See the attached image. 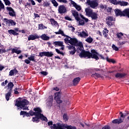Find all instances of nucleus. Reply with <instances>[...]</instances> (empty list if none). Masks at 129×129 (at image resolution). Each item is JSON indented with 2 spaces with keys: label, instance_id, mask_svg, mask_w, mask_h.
Listing matches in <instances>:
<instances>
[{
  "label": "nucleus",
  "instance_id": "obj_1",
  "mask_svg": "<svg viewBox=\"0 0 129 129\" xmlns=\"http://www.w3.org/2000/svg\"><path fill=\"white\" fill-rule=\"evenodd\" d=\"M98 55H99V53L95 51V49H92L91 52L88 51H83L79 54L80 58H86V57H88L89 59L92 58V59H95V60H99Z\"/></svg>",
  "mask_w": 129,
  "mask_h": 129
},
{
  "label": "nucleus",
  "instance_id": "obj_2",
  "mask_svg": "<svg viewBox=\"0 0 129 129\" xmlns=\"http://www.w3.org/2000/svg\"><path fill=\"white\" fill-rule=\"evenodd\" d=\"M28 104H29L28 100L26 99H23L21 101H19V100L17 99L15 105V106H17V107L22 108L23 110H28L29 107L26 106V105H28Z\"/></svg>",
  "mask_w": 129,
  "mask_h": 129
},
{
  "label": "nucleus",
  "instance_id": "obj_3",
  "mask_svg": "<svg viewBox=\"0 0 129 129\" xmlns=\"http://www.w3.org/2000/svg\"><path fill=\"white\" fill-rule=\"evenodd\" d=\"M85 13L86 16L91 18L93 21H96L98 19V14L93 12V10L90 8H86Z\"/></svg>",
  "mask_w": 129,
  "mask_h": 129
},
{
  "label": "nucleus",
  "instance_id": "obj_4",
  "mask_svg": "<svg viewBox=\"0 0 129 129\" xmlns=\"http://www.w3.org/2000/svg\"><path fill=\"white\" fill-rule=\"evenodd\" d=\"M40 119L41 120H42V121H48V119L47 118V117L44 116L43 114H42V112L37 113L35 115V117H32V121L33 122H39Z\"/></svg>",
  "mask_w": 129,
  "mask_h": 129
},
{
  "label": "nucleus",
  "instance_id": "obj_5",
  "mask_svg": "<svg viewBox=\"0 0 129 129\" xmlns=\"http://www.w3.org/2000/svg\"><path fill=\"white\" fill-rule=\"evenodd\" d=\"M64 41L65 43H69L72 46H76V44L78 43V40L77 39L75 38H71V37L69 36H66V38L64 39Z\"/></svg>",
  "mask_w": 129,
  "mask_h": 129
},
{
  "label": "nucleus",
  "instance_id": "obj_6",
  "mask_svg": "<svg viewBox=\"0 0 129 129\" xmlns=\"http://www.w3.org/2000/svg\"><path fill=\"white\" fill-rule=\"evenodd\" d=\"M120 118L119 119H115L112 120L113 123H118V124H119V123H121L123 121V120L124 119L125 116L126 115H125V113H123L122 112H120Z\"/></svg>",
  "mask_w": 129,
  "mask_h": 129
},
{
  "label": "nucleus",
  "instance_id": "obj_7",
  "mask_svg": "<svg viewBox=\"0 0 129 129\" xmlns=\"http://www.w3.org/2000/svg\"><path fill=\"white\" fill-rule=\"evenodd\" d=\"M86 4L88 6H90L91 9H96L98 7V2L93 0H87Z\"/></svg>",
  "mask_w": 129,
  "mask_h": 129
},
{
  "label": "nucleus",
  "instance_id": "obj_8",
  "mask_svg": "<svg viewBox=\"0 0 129 129\" xmlns=\"http://www.w3.org/2000/svg\"><path fill=\"white\" fill-rule=\"evenodd\" d=\"M33 110L35 112L33 111L32 110L29 111V115L30 116H33V115H36L37 113H39L40 112H42V110L40 107H36L33 109Z\"/></svg>",
  "mask_w": 129,
  "mask_h": 129
},
{
  "label": "nucleus",
  "instance_id": "obj_9",
  "mask_svg": "<svg viewBox=\"0 0 129 129\" xmlns=\"http://www.w3.org/2000/svg\"><path fill=\"white\" fill-rule=\"evenodd\" d=\"M58 12L59 14L62 15V14H65L67 13V9L64 5H60L58 6Z\"/></svg>",
  "mask_w": 129,
  "mask_h": 129
},
{
  "label": "nucleus",
  "instance_id": "obj_10",
  "mask_svg": "<svg viewBox=\"0 0 129 129\" xmlns=\"http://www.w3.org/2000/svg\"><path fill=\"white\" fill-rule=\"evenodd\" d=\"M17 32H19L18 28H15L14 30L10 29L8 30L9 34H10V35H13V36H19V34Z\"/></svg>",
  "mask_w": 129,
  "mask_h": 129
},
{
  "label": "nucleus",
  "instance_id": "obj_11",
  "mask_svg": "<svg viewBox=\"0 0 129 129\" xmlns=\"http://www.w3.org/2000/svg\"><path fill=\"white\" fill-rule=\"evenodd\" d=\"M106 24L108 26V27H111L112 26V21H113V17L112 16H107L106 18Z\"/></svg>",
  "mask_w": 129,
  "mask_h": 129
},
{
  "label": "nucleus",
  "instance_id": "obj_12",
  "mask_svg": "<svg viewBox=\"0 0 129 129\" xmlns=\"http://www.w3.org/2000/svg\"><path fill=\"white\" fill-rule=\"evenodd\" d=\"M61 97V93L59 92L55 93L54 99L56 100L57 103H62V100H60Z\"/></svg>",
  "mask_w": 129,
  "mask_h": 129
},
{
  "label": "nucleus",
  "instance_id": "obj_13",
  "mask_svg": "<svg viewBox=\"0 0 129 129\" xmlns=\"http://www.w3.org/2000/svg\"><path fill=\"white\" fill-rule=\"evenodd\" d=\"M39 38H40V36L38 35L37 34L34 35H30L28 38V41H31V40L32 41H34V40H36Z\"/></svg>",
  "mask_w": 129,
  "mask_h": 129
},
{
  "label": "nucleus",
  "instance_id": "obj_14",
  "mask_svg": "<svg viewBox=\"0 0 129 129\" xmlns=\"http://www.w3.org/2000/svg\"><path fill=\"white\" fill-rule=\"evenodd\" d=\"M7 11H9V15L11 16V17H15L16 16V12L12 7H7Z\"/></svg>",
  "mask_w": 129,
  "mask_h": 129
},
{
  "label": "nucleus",
  "instance_id": "obj_15",
  "mask_svg": "<svg viewBox=\"0 0 129 129\" xmlns=\"http://www.w3.org/2000/svg\"><path fill=\"white\" fill-rule=\"evenodd\" d=\"M72 13L76 21H79L80 20V18H79V14H78V12L77 11L75 10H73L72 11Z\"/></svg>",
  "mask_w": 129,
  "mask_h": 129
},
{
  "label": "nucleus",
  "instance_id": "obj_16",
  "mask_svg": "<svg viewBox=\"0 0 129 129\" xmlns=\"http://www.w3.org/2000/svg\"><path fill=\"white\" fill-rule=\"evenodd\" d=\"M69 49L70 50L69 52L70 54L72 55H74V54H75V53L77 52L76 48H75V46H73L72 45H70L69 47Z\"/></svg>",
  "mask_w": 129,
  "mask_h": 129
},
{
  "label": "nucleus",
  "instance_id": "obj_17",
  "mask_svg": "<svg viewBox=\"0 0 129 129\" xmlns=\"http://www.w3.org/2000/svg\"><path fill=\"white\" fill-rule=\"evenodd\" d=\"M71 5H73V7H74V8H75L77 11H81V7L77 5V4H76V3H75L74 1L71 0Z\"/></svg>",
  "mask_w": 129,
  "mask_h": 129
},
{
  "label": "nucleus",
  "instance_id": "obj_18",
  "mask_svg": "<svg viewBox=\"0 0 129 129\" xmlns=\"http://www.w3.org/2000/svg\"><path fill=\"white\" fill-rule=\"evenodd\" d=\"M53 45L55 47H63L64 45H63V41H54L52 43Z\"/></svg>",
  "mask_w": 129,
  "mask_h": 129
},
{
  "label": "nucleus",
  "instance_id": "obj_19",
  "mask_svg": "<svg viewBox=\"0 0 129 129\" xmlns=\"http://www.w3.org/2000/svg\"><path fill=\"white\" fill-rule=\"evenodd\" d=\"M115 16L116 17H122V11L119 9L114 10Z\"/></svg>",
  "mask_w": 129,
  "mask_h": 129
},
{
  "label": "nucleus",
  "instance_id": "obj_20",
  "mask_svg": "<svg viewBox=\"0 0 129 129\" xmlns=\"http://www.w3.org/2000/svg\"><path fill=\"white\" fill-rule=\"evenodd\" d=\"M80 80H81L80 78L79 77L75 78L73 81L74 86H76L79 83V82L80 81Z\"/></svg>",
  "mask_w": 129,
  "mask_h": 129
},
{
  "label": "nucleus",
  "instance_id": "obj_21",
  "mask_svg": "<svg viewBox=\"0 0 129 129\" xmlns=\"http://www.w3.org/2000/svg\"><path fill=\"white\" fill-rule=\"evenodd\" d=\"M122 17H127L129 15V9L127 8L122 11Z\"/></svg>",
  "mask_w": 129,
  "mask_h": 129
},
{
  "label": "nucleus",
  "instance_id": "obj_22",
  "mask_svg": "<svg viewBox=\"0 0 129 129\" xmlns=\"http://www.w3.org/2000/svg\"><path fill=\"white\" fill-rule=\"evenodd\" d=\"M50 22L52 25V26H54L55 27H59V24H58V22L55 20V19L51 18L50 19Z\"/></svg>",
  "mask_w": 129,
  "mask_h": 129
},
{
  "label": "nucleus",
  "instance_id": "obj_23",
  "mask_svg": "<svg viewBox=\"0 0 129 129\" xmlns=\"http://www.w3.org/2000/svg\"><path fill=\"white\" fill-rule=\"evenodd\" d=\"M79 37H88V34L85 32V31H83L82 32H78Z\"/></svg>",
  "mask_w": 129,
  "mask_h": 129
},
{
  "label": "nucleus",
  "instance_id": "obj_24",
  "mask_svg": "<svg viewBox=\"0 0 129 129\" xmlns=\"http://www.w3.org/2000/svg\"><path fill=\"white\" fill-rule=\"evenodd\" d=\"M20 115H23V117H25V116L27 117L30 116V113L25 111H21Z\"/></svg>",
  "mask_w": 129,
  "mask_h": 129
},
{
  "label": "nucleus",
  "instance_id": "obj_25",
  "mask_svg": "<svg viewBox=\"0 0 129 129\" xmlns=\"http://www.w3.org/2000/svg\"><path fill=\"white\" fill-rule=\"evenodd\" d=\"M54 33L56 34V35H61V36H63V37H66V36H68V35H65L64 34V31L61 30V29H59L58 30V31L55 32Z\"/></svg>",
  "mask_w": 129,
  "mask_h": 129
},
{
  "label": "nucleus",
  "instance_id": "obj_26",
  "mask_svg": "<svg viewBox=\"0 0 129 129\" xmlns=\"http://www.w3.org/2000/svg\"><path fill=\"white\" fill-rule=\"evenodd\" d=\"M8 90H9V91H11L13 92V88L14 87V84L13 82H10L8 83Z\"/></svg>",
  "mask_w": 129,
  "mask_h": 129
},
{
  "label": "nucleus",
  "instance_id": "obj_27",
  "mask_svg": "<svg viewBox=\"0 0 129 129\" xmlns=\"http://www.w3.org/2000/svg\"><path fill=\"white\" fill-rule=\"evenodd\" d=\"M126 75L125 74L118 73L115 74V77L116 78H123Z\"/></svg>",
  "mask_w": 129,
  "mask_h": 129
},
{
  "label": "nucleus",
  "instance_id": "obj_28",
  "mask_svg": "<svg viewBox=\"0 0 129 129\" xmlns=\"http://www.w3.org/2000/svg\"><path fill=\"white\" fill-rule=\"evenodd\" d=\"M11 51H12V54H14V53H16V54L19 55V54H21V53H22V50H18V49H16V48H12L11 49Z\"/></svg>",
  "mask_w": 129,
  "mask_h": 129
},
{
  "label": "nucleus",
  "instance_id": "obj_29",
  "mask_svg": "<svg viewBox=\"0 0 129 129\" xmlns=\"http://www.w3.org/2000/svg\"><path fill=\"white\" fill-rule=\"evenodd\" d=\"M40 38H41L42 40H43V41H48V40L50 39V37H49V36H47L45 34H42L40 36Z\"/></svg>",
  "mask_w": 129,
  "mask_h": 129
},
{
  "label": "nucleus",
  "instance_id": "obj_30",
  "mask_svg": "<svg viewBox=\"0 0 129 129\" xmlns=\"http://www.w3.org/2000/svg\"><path fill=\"white\" fill-rule=\"evenodd\" d=\"M109 31L107 30V28H105L104 30L103 31V35L104 38H107L108 37V32Z\"/></svg>",
  "mask_w": 129,
  "mask_h": 129
},
{
  "label": "nucleus",
  "instance_id": "obj_31",
  "mask_svg": "<svg viewBox=\"0 0 129 129\" xmlns=\"http://www.w3.org/2000/svg\"><path fill=\"white\" fill-rule=\"evenodd\" d=\"M128 3L127 2L124 1H120L119 2V5L121 6V7H126V6H128Z\"/></svg>",
  "mask_w": 129,
  "mask_h": 129
},
{
  "label": "nucleus",
  "instance_id": "obj_32",
  "mask_svg": "<svg viewBox=\"0 0 129 129\" xmlns=\"http://www.w3.org/2000/svg\"><path fill=\"white\" fill-rule=\"evenodd\" d=\"M12 92H13L9 91L6 94V99L7 101L10 100V97L11 96Z\"/></svg>",
  "mask_w": 129,
  "mask_h": 129
},
{
  "label": "nucleus",
  "instance_id": "obj_33",
  "mask_svg": "<svg viewBox=\"0 0 129 129\" xmlns=\"http://www.w3.org/2000/svg\"><path fill=\"white\" fill-rule=\"evenodd\" d=\"M109 3H110V4H112L115 6H117V5H119V1H117V0H109Z\"/></svg>",
  "mask_w": 129,
  "mask_h": 129
},
{
  "label": "nucleus",
  "instance_id": "obj_34",
  "mask_svg": "<svg viewBox=\"0 0 129 129\" xmlns=\"http://www.w3.org/2000/svg\"><path fill=\"white\" fill-rule=\"evenodd\" d=\"M86 42L89 43V44H91L92 42H93V38L91 37V36H89L85 39Z\"/></svg>",
  "mask_w": 129,
  "mask_h": 129
},
{
  "label": "nucleus",
  "instance_id": "obj_35",
  "mask_svg": "<svg viewBox=\"0 0 129 129\" xmlns=\"http://www.w3.org/2000/svg\"><path fill=\"white\" fill-rule=\"evenodd\" d=\"M106 60L107 62H108L109 63H115V60H114V59H111V58H109L108 57V56H107L106 57Z\"/></svg>",
  "mask_w": 129,
  "mask_h": 129
},
{
  "label": "nucleus",
  "instance_id": "obj_36",
  "mask_svg": "<svg viewBox=\"0 0 129 129\" xmlns=\"http://www.w3.org/2000/svg\"><path fill=\"white\" fill-rule=\"evenodd\" d=\"M92 77H94L96 79L101 77V75L98 73H95L91 75Z\"/></svg>",
  "mask_w": 129,
  "mask_h": 129
},
{
  "label": "nucleus",
  "instance_id": "obj_37",
  "mask_svg": "<svg viewBox=\"0 0 129 129\" xmlns=\"http://www.w3.org/2000/svg\"><path fill=\"white\" fill-rule=\"evenodd\" d=\"M54 55L52 51H46V57H52Z\"/></svg>",
  "mask_w": 129,
  "mask_h": 129
},
{
  "label": "nucleus",
  "instance_id": "obj_38",
  "mask_svg": "<svg viewBox=\"0 0 129 129\" xmlns=\"http://www.w3.org/2000/svg\"><path fill=\"white\" fill-rule=\"evenodd\" d=\"M36 57L34 55H31L30 56L28 57V59L31 61H32V62H36V59H35Z\"/></svg>",
  "mask_w": 129,
  "mask_h": 129
},
{
  "label": "nucleus",
  "instance_id": "obj_39",
  "mask_svg": "<svg viewBox=\"0 0 129 129\" xmlns=\"http://www.w3.org/2000/svg\"><path fill=\"white\" fill-rule=\"evenodd\" d=\"M44 29H47V27L44 26V24H40L38 25V30H43Z\"/></svg>",
  "mask_w": 129,
  "mask_h": 129
},
{
  "label": "nucleus",
  "instance_id": "obj_40",
  "mask_svg": "<svg viewBox=\"0 0 129 129\" xmlns=\"http://www.w3.org/2000/svg\"><path fill=\"white\" fill-rule=\"evenodd\" d=\"M77 52V53H82V52H83V51H85L84 50H83V47H78L76 49Z\"/></svg>",
  "mask_w": 129,
  "mask_h": 129
},
{
  "label": "nucleus",
  "instance_id": "obj_41",
  "mask_svg": "<svg viewBox=\"0 0 129 129\" xmlns=\"http://www.w3.org/2000/svg\"><path fill=\"white\" fill-rule=\"evenodd\" d=\"M45 56L46 57V51L40 52L38 55V57H41V58Z\"/></svg>",
  "mask_w": 129,
  "mask_h": 129
},
{
  "label": "nucleus",
  "instance_id": "obj_42",
  "mask_svg": "<svg viewBox=\"0 0 129 129\" xmlns=\"http://www.w3.org/2000/svg\"><path fill=\"white\" fill-rule=\"evenodd\" d=\"M51 3L52 4V5H53L54 7H55V8H57V7L59 6L58 3L56 2V0L51 1Z\"/></svg>",
  "mask_w": 129,
  "mask_h": 129
},
{
  "label": "nucleus",
  "instance_id": "obj_43",
  "mask_svg": "<svg viewBox=\"0 0 129 129\" xmlns=\"http://www.w3.org/2000/svg\"><path fill=\"white\" fill-rule=\"evenodd\" d=\"M117 38H118V39H120L121 38V36H123V34H122V33L120 32V33H117L116 34Z\"/></svg>",
  "mask_w": 129,
  "mask_h": 129
},
{
  "label": "nucleus",
  "instance_id": "obj_44",
  "mask_svg": "<svg viewBox=\"0 0 129 129\" xmlns=\"http://www.w3.org/2000/svg\"><path fill=\"white\" fill-rule=\"evenodd\" d=\"M63 119L66 121H67V120H68V115L67 114H66V113L63 114Z\"/></svg>",
  "mask_w": 129,
  "mask_h": 129
},
{
  "label": "nucleus",
  "instance_id": "obj_45",
  "mask_svg": "<svg viewBox=\"0 0 129 129\" xmlns=\"http://www.w3.org/2000/svg\"><path fill=\"white\" fill-rule=\"evenodd\" d=\"M10 24L11 25V26H16V22L12 19H10L9 25Z\"/></svg>",
  "mask_w": 129,
  "mask_h": 129
},
{
  "label": "nucleus",
  "instance_id": "obj_46",
  "mask_svg": "<svg viewBox=\"0 0 129 129\" xmlns=\"http://www.w3.org/2000/svg\"><path fill=\"white\" fill-rule=\"evenodd\" d=\"M55 51L57 54H60V55L64 56V53H63L62 51H60V50H59L58 48L55 49Z\"/></svg>",
  "mask_w": 129,
  "mask_h": 129
},
{
  "label": "nucleus",
  "instance_id": "obj_47",
  "mask_svg": "<svg viewBox=\"0 0 129 129\" xmlns=\"http://www.w3.org/2000/svg\"><path fill=\"white\" fill-rule=\"evenodd\" d=\"M112 48L113 49V50H114V51H118L119 49L118 47H117L116 46H115V45H114V44H113L112 45Z\"/></svg>",
  "mask_w": 129,
  "mask_h": 129
},
{
  "label": "nucleus",
  "instance_id": "obj_48",
  "mask_svg": "<svg viewBox=\"0 0 129 129\" xmlns=\"http://www.w3.org/2000/svg\"><path fill=\"white\" fill-rule=\"evenodd\" d=\"M6 6H10L11 4V2L9 0H3Z\"/></svg>",
  "mask_w": 129,
  "mask_h": 129
},
{
  "label": "nucleus",
  "instance_id": "obj_49",
  "mask_svg": "<svg viewBox=\"0 0 129 129\" xmlns=\"http://www.w3.org/2000/svg\"><path fill=\"white\" fill-rule=\"evenodd\" d=\"M79 24L81 26H84V24H85L84 20H83L82 19H80V20L79 21Z\"/></svg>",
  "mask_w": 129,
  "mask_h": 129
},
{
  "label": "nucleus",
  "instance_id": "obj_50",
  "mask_svg": "<svg viewBox=\"0 0 129 129\" xmlns=\"http://www.w3.org/2000/svg\"><path fill=\"white\" fill-rule=\"evenodd\" d=\"M14 75H15V70H14V69L11 70L10 72H9V76H13Z\"/></svg>",
  "mask_w": 129,
  "mask_h": 129
},
{
  "label": "nucleus",
  "instance_id": "obj_51",
  "mask_svg": "<svg viewBox=\"0 0 129 129\" xmlns=\"http://www.w3.org/2000/svg\"><path fill=\"white\" fill-rule=\"evenodd\" d=\"M9 82V81H8V80H6L5 82H2L1 84V86H6V85H7V84H8Z\"/></svg>",
  "mask_w": 129,
  "mask_h": 129
},
{
  "label": "nucleus",
  "instance_id": "obj_52",
  "mask_svg": "<svg viewBox=\"0 0 129 129\" xmlns=\"http://www.w3.org/2000/svg\"><path fill=\"white\" fill-rule=\"evenodd\" d=\"M76 46H78V48H79V47H83V44H82V42H78V43H77V44H76Z\"/></svg>",
  "mask_w": 129,
  "mask_h": 129
},
{
  "label": "nucleus",
  "instance_id": "obj_53",
  "mask_svg": "<svg viewBox=\"0 0 129 129\" xmlns=\"http://www.w3.org/2000/svg\"><path fill=\"white\" fill-rule=\"evenodd\" d=\"M61 128L68 129V127H70V126L67 125L66 124H61Z\"/></svg>",
  "mask_w": 129,
  "mask_h": 129
},
{
  "label": "nucleus",
  "instance_id": "obj_54",
  "mask_svg": "<svg viewBox=\"0 0 129 129\" xmlns=\"http://www.w3.org/2000/svg\"><path fill=\"white\" fill-rule=\"evenodd\" d=\"M40 74H42V75H44V76H47V75H48V72L46 71H42L40 72Z\"/></svg>",
  "mask_w": 129,
  "mask_h": 129
},
{
  "label": "nucleus",
  "instance_id": "obj_55",
  "mask_svg": "<svg viewBox=\"0 0 129 129\" xmlns=\"http://www.w3.org/2000/svg\"><path fill=\"white\" fill-rule=\"evenodd\" d=\"M50 6V3L48 2H44L43 4V7L45 8V7H49Z\"/></svg>",
  "mask_w": 129,
  "mask_h": 129
},
{
  "label": "nucleus",
  "instance_id": "obj_56",
  "mask_svg": "<svg viewBox=\"0 0 129 129\" xmlns=\"http://www.w3.org/2000/svg\"><path fill=\"white\" fill-rule=\"evenodd\" d=\"M24 63H26V64H30L31 63V61L30 59H26L24 60Z\"/></svg>",
  "mask_w": 129,
  "mask_h": 129
},
{
  "label": "nucleus",
  "instance_id": "obj_57",
  "mask_svg": "<svg viewBox=\"0 0 129 129\" xmlns=\"http://www.w3.org/2000/svg\"><path fill=\"white\" fill-rule=\"evenodd\" d=\"M4 21L5 23H6V24H10V20H8L7 18L4 19Z\"/></svg>",
  "mask_w": 129,
  "mask_h": 129
},
{
  "label": "nucleus",
  "instance_id": "obj_58",
  "mask_svg": "<svg viewBox=\"0 0 129 129\" xmlns=\"http://www.w3.org/2000/svg\"><path fill=\"white\" fill-rule=\"evenodd\" d=\"M102 129H110V126L108 125L104 126Z\"/></svg>",
  "mask_w": 129,
  "mask_h": 129
},
{
  "label": "nucleus",
  "instance_id": "obj_59",
  "mask_svg": "<svg viewBox=\"0 0 129 129\" xmlns=\"http://www.w3.org/2000/svg\"><path fill=\"white\" fill-rule=\"evenodd\" d=\"M28 2H31V4L32 5V6H35L36 5V3L35 2V1H34V0H28Z\"/></svg>",
  "mask_w": 129,
  "mask_h": 129
},
{
  "label": "nucleus",
  "instance_id": "obj_60",
  "mask_svg": "<svg viewBox=\"0 0 129 129\" xmlns=\"http://www.w3.org/2000/svg\"><path fill=\"white\" fill-rule=\"evenodd\" d=\"M59 3H63V4H67V0H57Z\"/></svg>",
  "mask_w": 129,
  "mask_h": 129
},
{
  "label": "nucleus",
  "instance_id": "obj_61",
  "mask_svg": "<svg viewBox=\"0 0 129 129\" xmlns=\"http://www.w3.org/2000/svg\"><path fill=\"white\" fill-rule=\"evenodd\" d=\"M65 20H67V21H72V19H71L70 17L68 16L64 17Z\"/></svg>",
  "mask_w": 129,
  "mask_h": 129
},
{
  "label": "nucleus",
  "instance_id": "obj_62",
  "mask_svg": "<svg viewBox=\"0 0 129 129\" xmlns=\"http://www.w3.org/2000/svg\"><path fill=\"white\" fill-rule=\"evenodd\" d=\"M0 7H1L2 9H5V5L3 3H2V1L0 0Z\"/></svg>",
  "mask_w": 129,
  "mask_h": 129
},
{
  "label": "nucleus",
  "instance_id": "obj_63",
  "mask_svg": "<svg viewBox=\"0 0 129 129\" xmlns=\"http://www.w3.org/2000/svg\"><path fill=\"white\" fill-rule=\"evenodd\" d=\"M48 125L49 126H51V125H53V121H49L47 122Z\"/></svg>",
  "mask_w": 129,
  "mask_h": 129
},
{
  "label": "nucleus",
  "instance_id": "obj_64",
  "mask_svg": "<svg viewBox=\"0 0 129 129\" xmlns=\"http://www.w3.org/2000/svg\"><path fill=\"white\" fill-rule=\"evenodd\" d=\"M14 94H16L17 95H18V94H20V93L18 92V91L16 90L15 89H14Z\"/></svg>",
  "mask_w": 129,
  "mask_h": 129
}]
</instances>
